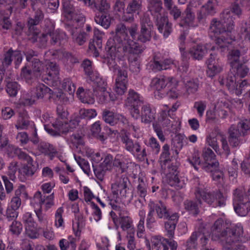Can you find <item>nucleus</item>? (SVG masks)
<instances>
[{
  "instance_id": "1",
  "label": "nucleus",
  "mask_w": 250,
  "mask_h": 250,
  "mask_svg": "<svg viewBox=\"0 0 250 250\" xmlns=\"http://www.w3.org/2000/svg\"><path fill=\"white\" fill-rule=\"evenodd\" d=\"M144 49L143 46L129 38L127 28L123 23L116 25L115 34L108 40L105 47L107 57H110L112 62L116 57L127 56L129 69L136 74L140 70L139 55Z\"/></svg>"
},
{
  "instance_id": "2",
  "label": "nucleus",
  "mask_w": 250,
  "mask_h": 250,
  "mask_svg": "<svg viewBox=\"0 0 250 250\" xmlns=\"http://www.w3.org/2000/svg\"><path fill=\"white\" fill-rule=\"evenodd\" d=\"M197 186L195 188L196 199L200 205L205 203L212 208L224 207L226 205L227 196L219 190L209 191L199 180L198 177L194 179Z\"/></svg>"
},
{
  "instance_id": "3",
  "label": "nucleus",
  "mask_w": 250,
  "mask_h": 250,
  "mask_svg": "<svg viewBox=\"0 0 250 250\" xmlns=\"http://www.w3.org/2000/svg\"><path fill=\"white\" fill-rule=\"evenodd\" d=\"M210 33H213L216 38L217 49L221 52L228 50V45L231 42V31H228L227 26L221 21L213 19L209 28Z\"/></svg>"
},
{
  "instance_id": "4",
  "label": "nucleus",
  "mask_w": 250,
  "mask_h": 250,
  "mask_svg": "<svg viewBox=\"0 0 250 250\" xmlns=\"http://www.w3.org/2000/svg\"><path fill=\"white\" fill-rule=\"evenodd\" d=\"M239 228H243L240 223L231 224L224 222L221 218L218 219L211 228V239L213 241L221 240L226 243L227 238L235 234Z\"/></svg>"
},
{
  "instance_id": "5",
  "label": "nucleus",
  "mask_w": 250,
  "mask_h": 250,
  "mask_svg": "<svg viewBox=\"0 0 250 250\" xmlns=\"http://www.w3.org/2000/svg\"><path fill=\"white\" fill-rule=\"evenodd\" d=\"M31 6L35 11L33 18H29L27 22L28 32L37 33L39 32L38 25L43 20L44 14L42 8L45 7L46 0H30Z\"/></svg>"
},
{
  "instance_id": "6",
  "label": "nucleus",
  "mask_w": 250,
  "mask_h": 250,
  "mask_svg": "<svg viewBox=\"0 0 250 250\" xmlns=\"http://www.w3.org/2000/svg\"><path fill=\"white\" fill-rule=\"evenodd\" d=\"M121 140L125 150L141 160H145L147 155L146 149L142 148L140 142L131 139L129 133L125 132L122 134Z\"/></svg>"
},
{
  "instance_id": "7",
  "label": "nucleus",
  "mask_w": 250,
  "mask_h": 250,
  "mask_svg": "<svg viewBox=\"0 0 250 250\" xmlns=\"http://www.w3.org/2000/svg\"><path fill=\"white\" fill-rule=\"evenodd\" d=\"M130 182L126 176L118 177L115 181L111 185L112 192L113 198L116 202L119 198L122 199L126 198L131 195L128 186Z\"/></svg>"
},
{
  "instance_id": "8",
  "label": "nucleus",
  "mask_w": 250,
  "mask_h": 250,
  "mask_svg": "<svg viewBox=\"0 0 250 250\" xmlns=\"http://www.w3.org/2000/svg\"><path fill=\"white\" fill-rule=\"evenodd\" d=\"M109 67L110 69H111V67H113V71L117 75L116 79L114 90L118 95H122L124 94L127 88V67L125 66L121 68L117 64H114L112 66L109 64Z\"/></svg>"
},
{
  "instance_id": "9",
  "label": "nucleus",
  "mask_w": 250,
  "mask_h": 250,
  "mask_svg": "<svg viewBox=\"0 0 250 250\" xmlns=\"http://www.w3.org/2000/svg\"><path fill=\"white\" fill-rule=\"evenodd\" d=\"M202 0H190L189 3L183 14V19L179 23L180 26H195L194 23L195 18V12L196 8L202 4Z\"/></svg>"
},
{
  "instance_id": "10",
  "label": "nucleus",
  "mask_w": 250,
  "mask_h": 250,
  "mask_svg": "<svg viewBox=\"0 0 250 250\" xmlns=\"http://www.w3.org/2000/svg\"><path fill=\"white\" fill-rule=\"evenodd\" d=\"M170 161L167 164L166 168H167L168 173L167 174V184L174 187L177 189L183 188L185 185V178L183 177H179L178 175V167L176 165L170 164Z\"/></svg>"
},
{
  "instance_id": "11",
  "label": "nucleus",
  "mask_w": 250,
  "mask_h": 250,
  "mask_svg": "<svg viewBox=\"0 0 250 250\" xmlns=\"http://www.w3.org/2000/svg\"><path fill=\"white\" fill-rule=\"evenodd\" d=\"M209 238L210 234L205 229L194 231L187 241L186 250H196L197 240L202 247L203 245L208 244Z\"/></svg>"
},
{
  "instance_id": "12",
  "label": "nucleus",
  "mask_w": 250,
  "mask_h": 250,
  "mask_svg": "<svg viewBox=\"0 0 250 250\" xmlns=\"http://www.w3.org/2000/svg\"><path fill=\"white\" fill-rule=\"evenodd\" d=\"M172 80V78L164 76L156 77L152 79L151 84L156 89L154 92L156 99L159 100L166 97L167 90L171 84L170 83Z\"/></svg>"
},
{
  "instance_id": "13",
  "label": "nucleus",
  "mask_w": 250,
  "mask_h": 250,
  "mask_svg": "<svg viewBox=\"0 0 250 250\" xmlns=\"http://www.w3.org/2000/svg\"><path fill=\"white\" fill-rule=\"evenodd\" d=\"M141 29L138 33L137 40L141 42H149L151 39V33L153 25L149 16L144 15L140 20Z\"/></svg>"
},
{
  "instance_id": "14",
  "label": "nucleus",
  "mask_w": 250,
  "mask_h": 250,
  "mask_svg": "<svg viewBox=\"0 0 250 250\" xmlns=\"http://www.w3.org/2000/svg\"><path fill=\"white\" fill-rule=\"evenodd\" d=\"M52 90L43 83H39L31 91L30 94L24 98L23 103L26 105H30L35 103L37 99H42L47 94H50Z\"/></svg>"
},
{
  "instance_id": "15",
  "label": "nucleus",
  "mask_w": 250,
  "mask_h": 250,
  "mask_svg": "<svg viewBox=\"0 0 250 250\" xmlns=\"http://www.w3.org/2000/svg\"><path fill=\"white\" fill-rule=\"evenodd\" d=\"M113 156L110 154L104 155V161L98 166L93 165V170L95 176L100 181H102L107 171H110L112 167Z\"/></svg>"
},
{
  "instance_id": "16",
  "label": "nucleus",
  "mask_w": 250,
  "mask_h": 250,
  "mask_svg": "<svg viewBox=\"0 0 250 250\" xmlns=\"http://www.w3.org/2000/svg\"><path fill=\"white\" fill-rule=\"evenodd\" d=\"M151 241L152 250H159L161 248L163 250H168L167 245L169 246L171 250H177V243L172 239L156 236L152 238Z\"/></svg>"
},
{
  "instance_id": "17",
  "label": "nucleus",
  "mask_w": 250,
  "mask_h": 250,
  "mask_svg": "<svg viewBox=\"0 0 250 250\" xmlns=\"http://www.w3.org/2000/svg\"><path fill=\"white\" fill-rule=\"evenodd\" d=\"M59 68L56 62H47L45 64V70H43V80L49 84V82H57L59 79Z\"/></svg>"
},
{
  "instance_id": "18",
  "label": "nucleus",
  "mask_w": 250,
  "mask_h": 250,
  "mask_svg": "<svg viewBox=\"0 0 250 250\" xmlns=\"http://www.w3.org/2000/svg\"><path fill=\"white\" fill-rule=\"evenodd\" d=\"M239 229L235 234L228 237L227 242L224 243L223 250H248L247 248L242 244H235L239 241L240 237L243 234V228Z\"/></svg>"
},
{
  "instance_id": "19",
  "label": "nucleus",
  "mask_w": 250,
  "mask_h": 250,
  "mask_svg": "<svg viewBox=\"0 0 250 250\" xmlns=\"http://www.w3.org/2000/svg\"><path fill=\"white\" fill-rule=\"evenodd\" d=\"M85 5L97 13L110 14V4L107 0H85Z\"/></svg>"
},
{
  "instance_id": "20",
  "label": "nucleus",
  "mask_w": 250,
  "mask_h": 250,
  "mask_svg": "<svg viewBox=\"0 0 250 250\" xmlns=\"http://www.w3.org/2000/svg\"><path fill=\"white\" fill-rule=\"evenodd\" d=\"M148 206L150 207L151 208L156 212L157 216L159 219H168L171 217L173 213L167 208L165 204L161 201L156 202L151 201L149 202Z\"/></svg>"
},
{
  "instance_id": "21",
  "label": "nucleus",
  "mask_w": 250,
  "mask_h": 250,
  "mask_svg": "<svg viewBox=\"0 0 250 250\" xmlns=\"http://www.w3.org/2000/svg\"><path fill=\"white\" fill-rule=\"evenodd\" d=\"M102 47V34L97 29H94V37L92 41L89 44V51L93 57L99 56V50Z\"/></svg>"
},
{
  "instance_id": "22",
  "label": "nucleus",
  "mask_w": 250,
  "mask_h": 250,
  "mask_svg": "<svg viewBox=\"0 0 250 250\" xmlns=\"http://www.w3.org/2000/svg\"><path fill=\"white\" fill-rule=\"evenodd\" d=\"M250 128V119H244L239 122L237 125H232L229 130V136L231 133L234 137L241 138L245 135L246 131Z\"/></svg>"
},
{
  "instance_id": "23",
  "label": "nucleus",
  "mask_w": 250,
  "mask_h": 250,
  "mask_svg": "<svg viewBox=\"0 0 250 250\" xmlns=\"http://www.w3.org/2000/svg\"><path fill=\"white\" fill-rule=\"evenodd\" d=\"M157 21V26L159 32L163 34L164 38H167L172 31V23L168 21L167 17L160 15L154 16Z\"/></svg>"
},
{
  "instance_id": "24",
  "label": "nucleus",
  "mask_w": 250,
  "mask_h": 250,
  "mask_svg": "<svg viewBox=\"0 0 250 250\" xmlns=\"http://www.w3.org/2000/svg\"><path fill=\"white\" fill-rule=\"evenodd\" d=\"M178 214L174 212L172 213L170 218L167 219V221L165 222L164 228L166 235L169 239H172L174 237L175 229L178 223Z\"/></svg>"
},
{
  "instance_id": "25",
  "label": "nucleus",
  "mask_w": 250,
  "mask_h": 250,
  "mask_svg": "<svg viewBox=\"0 0 250 250\" xmlns=\"http://www.w3.org/2000/svg\"><path fill=\"white\" fill-rule=\"evenodd\" d=\"M156 111L155 108L147 104L142 106L141 110V118L143 123L149 124L155 119Z\"/></svg>"
},
{
  "instance_id": "26",
  "label": "nucleus",
  "mask_w": 250,
  "mask_h": 250,
  "mask_svg": "<svg viewBox=\"0 0 250 250\" xmlns=\"http://www.w3.org/2000/svg\"><path fill=\"white\" fill-rule=\"evenodd\" d=\"M66 29L69 32L73 41L78 44L79 45L83 44L88 38V34L84 31L81 32L79 34H77V28L74 25L67 24L65 26Z\"/></svg>"
},
{
  "instance_id": "27",
  "label": "nucleus",
  "mask_w": 250,
  "mask_h": 250,
  "mask_svg": "<svg viewBox=\"0 0 250 250\" xmlns=\"http://www.w3.org/2000/svg\"><path fill=\"white\" fill-rule=\"evenodd\" d=\"M212 3L213 0H208L207 3L203 6L197 13V18L199 22L204 24L206 22L207 16L212 15L215 13Z\"/></svg>"
},
{
  "instance_id": "28",
  "label": "nucleus",
  "mask_w": 250,
  "mask_h": 250,
  "mask_svg": "<svg viewBox=\"0 0 250 250\" xmlns=\"http://www.w3.org/2000/svg\"><path fill=\"white\" fill-rule=\"evenodd\" d=\"M38 149L40 152L48 156L50 160H53L59 154L57 148L53 145L47 142H40L38 144Z\"/></svg>"
},
{
  "instance_id": "29",
  "label": "nucleus",
  "mask_w": 250,
  "mask_h": 250,
  "mask_svg": "<svg viewBox=\"0 0 250 250\" xmlns=\"http://www.w3.org/2000/svg\"><path fill=\"white\" fill-rule=\"evenodd\" d=\"M48 29H45V33L40 34V30L37 33H29L28 32L29 36H31L30 40L32 42H37L38 43V45L41 48H43L46 46L48 36L49 34L47 33Z\"/></svg>"
},
{
  "instance_id": "30",
  "label": "nucleus",
  "mask_w": 250,
  "mask_h": 250,
  "mask_svg": "<svg viewBox=\"0 0 250 250\" xmlns=\"http://www.w3.org/2000/svg\"><path fill=\"white\" fill-rule=\"evenodd\" d=\"M184 141V136L180 134L175 135L172 139L171 149L172 152V157H175L178 156L179 151L183 147Z\"/></svg>"
},
{
  "instance_id": "31",
  "label": "nucleus",
  "mask_w": 250,
  "mask_h": 250,
  "mask_svg": "<svg viewBox=\"0 0 250 250\" xmlns=\"http://www.w3.org/2000/svg\"><path fill=\"white\" fill-rule=\"evenodd\" d=\"M230 71L232 75L236 77L244 78L249 72V68L246 65L244 62L236 64L230 67Z\"/></svg>"
},
{
  "instance_id": "32",
  "label": "nucleus",
  "mask_w": 250,
  "mask_h": 250,
  "mask_svg": "<svg viewBox=\"0 0 250 250\" xmlns=\"http://www.w3.org/2000/svg\"><path fill=\"white\" fill-rule=\"evenodd\" d=\"M90 80L94 82V94L101 91L107 89L106 82L100 77L99 73H96L93 76H90Z\"/></svg>"
},
{
  "instance_id": "33",
  "label": "nucleus",
  "mask_w": 250,
  "mask_h": 250,
  "mask_svg": "<svg viewBox=\"0 0 250 250\" xmlns=\"http://www.w3.org/2000/svg\"><path fill=\"white\" fill-rule=\"evenodd\" d=\"M54 27L52 25L47 31V33L49 34L52 44H55L58 43L61 44L63 41H66L67 37L64 32H58L57 31L54 32Z\"/></svg>"
},
{
  "instance_id": "34",
  "label": "nucleus",
  "mask_w": 250,
  "mask_h": 250,
  "mask_svg": "<svg viewBox=\"0 0 250 250\" xmlns=\"http://www.w3.org/2000/svg\"><path fill=\"white\" fill-rule=\"evenodd\" d=\"M235 212L240 216H245L248 215L250 217V202L246 201L239 202L238 204H233Z\"/></svg>"
},
{
  "instance_id": "35",
  "label": "nucleus",
  "mask_w": 250,
  "mask_h": 250,
  "mask_svg": "<svg viewBox=\"0 0 250 250\" xmlns=\"http://www.w3.org/2000/svg\"><path fill=\"white\" fill-rule=\"evenodd\" d=\"M207 52V49L205 45L198 44L190 48L189 54L193 59L201 60Z\"/></svg>"
},
{
  "instance_id": "36",
  "label": "nucleus",
  "mask_w": 250,
  "mask_h": 250,
  "mask_svg": "<svg viewBox=\"0 0 250 250\" xmlns=\"http://www.w3.org/2000/svg\"><path fill=\"white\" fill-rule=\"evenodd\" d=\"M126 101L131 106H140L143 103V98L133 89H129Z\"/></svg>"
},
{
  "instance_id": "37",
  "label": "nucleus",
  "mask_w": 250,
  "mask_h": 250,
  "mask_svg": "<svg viewBox=\"0 0 250 250\" xmlns=\"http://www.w3.org/2000/svg\"><path fill=\"white\" fill-rule=\"evenodd\" d=\"M232 12L229 9L225 10L220 15V20L228 27V31H231L234 27Z\"/></svg>"
},
{
  "instance_id": "38",
  "label": "nucleus",
  "mask_w": 250,
  "mask_h": 250,
  "mask_svg": "<svg viewBox=\"0 0 250 250\" xmlns=\"http://www.w3.org/2000/svg\"><path fill=\"white\" fill-rule=\"evenodd\" d=\"M107 89L101 91L94 94L97 98L99 102L101 104H106L110 101H114L116 99L115 95Z\"/></svg>"
},
{
  "instance_id": "39",
  "label": "nucleus",
  "mask_w": 250,
  "mask_h": 250,
  "mask_svg": "<svg viewBox=\"0 0 250 250\" xmlns=\"http://www.w3.org/2000/svg\"><path fill=\"white\" fill-rule=\"evenodd\" d=\"M171 65L177 66L176 63L170 59H166L163 60H154L152 65V68L155 71H161L166 70L170 67Z\"/></svg>"
},
{
  "instance_id": "40",
  "label": "nucleus",
  "mask_w": 250,
  "mask_h": 250,
  "mask_svg": "<svg viewBox=\"0 0 250 250\" xmlns=\"http://www.w3.org/2000/svg\"><path fill=\"white\" fill-rule=\"evenodd\" d=\"M111 18L110 14H101L96 13L94 16L95 22L105 29H108L111 24Z\"/></svg>"
},
{
  "instance_id": "41",
  "label": "nucleus",
  "mask_w": 250,
  "mask_h": 250,
  "mask_svg": "<svg viewBox=\"0 0 250 250\" xmlns=\"http://www.w3.org/2000/svg\"><path fill=\"white\" fill-rule=\"evenodd\" d=\"M37 169V164L36 162H34L33 160L31 162H27L26 165L19 169V173L21 175L29 177L32 176Z\"/></svg>"
},
{
  "instance_id": "42",
  "label": "nucleus",
  "mask_w": 250,
  "mask_h": 250,
  "mask_svg": "<svg viewBox=\"0 0 250 250\" xmlns=\"http://www.w3.org/2000/svg\"><path fill=\"white\" fill-rule=\"evenodd\" d=\"M241 58L242 55L239 50L234 49L229 51L228 55V59L230 67L244 62Z\"/></svg>"
},
{
  "instance_id": "43",
  "label": "nucleus",
  "mask_w": 250,
  "mask_h": 250,
  "mask_svg": "<svg viewBox=\"0 0 250 250\" xmlns=\"http://www.w3.org/2000/svg\"><path fill=\"white\" fill-rule=\"evenodd\" d=\"M149 10L154 16L158 17L162 10V0H147Z\"/></svg>"
},
{
  "instance_id": "44",
  "label": "nucleus",
  "mask_w": 250,
  "mask_h": 250,
  "mask_svg": "<svg viewBox=\"0 0 250 250\" xmlns=\"http://www.w3.org/2000/svg\"><path fill=\"white\" fill-rule=\"evenodd\" d=\"M199 205L200 204L198 201L197 203L196 201L190 200H186L184 202V208L194 215H197L200 212Z\"/></svg>"
},
{
  "instance_id": "45",
  "label": "nucleus",
  "mask_w": 250,
  "mask_h": 250,
  "mask_svg": "<svg viewBox=\"0 0 250 250\" xmlns=\"http://www.w3.org/2000/svg\"><path fill=\"white\" fill-rule=\"evenodd\" d=\"M116 221L119 223L123 230H128V232L135 231L134 228L132 227V220L130 217L122 216L117 219Z\"/></svg>"
},
{
  "instance_id": "46",
  "label": "nucleus",
  "mask_w": 250,
  "mask_h": 250,
  "mask_svg": "<svg viewBox=\"0 0 250 250\" xmlns=\"http://www.w3.org/2000/svg\"><path fill=\"white\" fill-rule=\"evenodd\" d=\"M76 239L72 236H69L67 239H62L59 242V246L61 250H66L70 247L73 250L76 249Z\"/></svg>"
},
{
  "instance_id": "47",
  "label": "nucleus",
  "mask_w": 250,
  "mask_h": 250,
  "mask_svg": "<svg viewBox=\"0 0 250 250\" xmlns=\"http://www.w3.org/2000/svg\"><path fill=\"white\" fill-rule=\"evenodd\" d=\"M170 155L169 146L167 144L164 145L160 158L161 165L163 168H165L167 164L170 161Z\"/></svg>"
},
{
  "instance_id": "48",
  "label": "nucleus",
  "mask_w": 250,
  "mask_h": 250,
  "mask_svg": "<svg viewBox=\"0 0 250 250\" xmlns=\"http://www.w3.org/2000/svg\"><path fill=\"white\" fill-rule=\"evenodd\" d=\"M124 158L122 154H118L113 159L112 166L119 168L121 173L125 172L127 168L126 164L123 161Z\"/></svg>"
},
{
  "instance_id": "49",
  "label": "nucleus",
  "mask_w": 250,
  "mask_h": 250,
  "mask_svg": "<svg viewBox=\"0 0 250 250\" xmlns=\"http://www.w3.org/2000/svg\"><path fill=\"white\" fill-rule=\"evenodd\" d=\"M117 114L113 112L104 110L103 111L102 117L104 121L111 125L117 124Z\"/></svg>"
},
{
  "instance_id": "50",
  "label": "nucleus",
  "mask_w": 250,
  "mask_h": 250,
  "mask_svg": "<svg viewBox=\"0 0 250 250\" xmlns=\"http://www.w3.org/2000/svg\"><path fill=\"white\" fill-rule=\"evenodd\" d=\"M233 200L238 201L239 202H243L246 201H249L248 197V191L246 193L245 190L243 188H236L233 191Z\"/></svg>"
},
{
  "instance_id": "51",
  "label": "nucleus",
  "mask_w": 250,
  "mask_h": 250,
  "mask_svg": "<svg viewBox=\"0 0 250 250\" xmlns=\"http://www.w3.org/2000/svg\"><path fill=\"white\" fill-rule=\"evenodd\" d=\"M29 117L26 113L21 114L20 117L16 125L18 129H27L30 124Z\"/></svg>"
},
{
  "instance_id": "52",
  "label": "nucleus",
  "mask_w": 250,
  "mask_h": 250,
  "mask_svg": "<svg viewBox=\"0 0 250 250\" xmlns=\"http://www.w3.org/2000/svg\"><path fill=\"white\" fill-rule=\"evenodd\" d=\"M142 0H131L128 4L126 10L133 13L139 14L141 10Z\"/></svg>"
},
{
  "instance_id": "53",
  "label": "nucleus",
  "mask_w": 250,
  "mask_h": 250,
  "mask_svg": "<svg viewBox=\"0 0 250 250\" xmlns=\"http://www.w3.org/2000/svg\"><path fill=\"white\" fill-rule=\"evenodd\" d=\"M208 70H207V75L208 77L212 78L222 70L220 62H216L214 63L208 64Z\"/></svg>"
},
{
  "instance_id": "54",
  "label": "nucleus",
  "mask_w": 250,
  "mask_h": 250,
  "mask_svg": "<svg viewBox=\"0 0 250 250\" xmlns=\"http://www.w3.org/2000/svg\"><path fill=\"white\" fill-rule=\"evenodd\" d=\"M239 4L242 6L250 5V0H235L234 4L233 5L232 9H230L233 15L235 14L239 16L241 14L242 11Z\"/></svg>"
},
{
  "instance_id": "55",
  "label": "nucleus",
  "mask_w": 250,
  "mask_h": 250,
  "mask_svg": "<svg viewBox=\"0 0 250 250\" xmlns=\"http://www.w3.org/2000/svg\"><path fill=\"white\" fill-rule=\"evenodd\" d=\"M34 75L35 76L33 71L28 68L27 66H24L22 68L21 76L27 83L31 84L32 83Z\"/></svg>"
},
{
  "instance_id": "56",
  "label": "nucleus",
  "mask_w": 250,
  "mask_h": 250,
  "mask_svg": "<svg viewBox=\"0 0 250 250\" xmlns=\"http://www.w3.org/2000/svg\"><path fill=\"white\" fill-rule=\"evenodd\" d=\"M74 158L76 161L82 169L83 171L87 175L89 176L91 171L88 162L83 158L76 155H74Z\"/></svg>"
},
{
  "instance_id": "57",
  "label": "nucleus",
  "mask_w": 250,
  "mask_h": 250,
  "mask_svg": "<svg viewBox=\"0 0 250 250\" xmlns=\"http://www.w3.org/2000/svg\"><path fill=\"white\" fill-rule=\"evenodd\" d=\"M32 68L35 77H38L43 73V66L42 62L38 59L34 58L32 61Z\"/></svg>"
},
{
  "instance_id": "58",
  "label": "nucleus",
  "mask_w": 250,
  "mask_h": 250,
  "mask_svg": "<svg viewBox=\"0 0 250 250\" xmlns=\"http://www.w3.org/2000/svg\"><path fill=\"white\" fill-rule=\"evenodd\" d=\"M9 147L11 151L10 152L11 153L13 152L14 154L18 156L20 159L24 160L27 162V163L33 161L32 158L30 156L27 155L26 153L21 151L20 149L14 146H9Z\"/></svg>"
},
{
  "instance_id": "59",
  "label": "nucleus",
  "mask_w": 250,
  "mask_h": 250,
  "mask_svg": "<svg viewBox=\"0 0 250 250\" xmlns=\"http://www.w3.org/2000/svg\"><path fill=\"white\" fill-rule=\"evenodd\" d=\"M26 235L31 239H36L39 236L37 224L25 226Z\"/></svg>"
},
{
  "instance_id": "60",
  "label": "nucleus",
  "mask_w": 250,
  "mask_h": 250,
  "mask_svg": "<svg viewBox=\"0 0 250 250\" xmlns=\"http://www.w3.org/2000/svg\"><path fill=\"white\" fill-rule=\"evenodd\" d=\"M79 116L81 119H90L96 117L97 112L96 110L94 109L82 108L79 110Z\"/></svg>"
},
{
  "instance_id": "61",
  "label": "nucleus",
  "mask_w": 250,
  "mask_h": 250,
  "mask_svg": "<svg viewBox=\"0 0 250 250\" xmlns=\"http://www.w3.org/2000/svg\"><path fill=\"white\" fill-rule=\"evenodd\" d=\"M19 89L20 85L17 82H7V84L6 85V92L10 96H16Z\"/></svg>"
},
{
  "instance_id": "62",
  "label": "nucleus",
  "mask_w": 250,
  "mask_h": 250,
  "mask_svg": "<svg viewBox=\"0 0 250 250\" xmlns=\"http://www.w3.org/2000/svg\"><path fill=\"white\" fill-rule=\"evenodd\" d=\"M18 162L15 161L11 162L8 167L7 174L10 180L14 181L16 179L15 174L17 170L20 169L18 165Z\"/></svg>"
},
{
  "instance_id": "63",
  "label": "nucleus",
  "mask_w": 250,
  "mask_h": 250,
  "mask_svg": "<svg viewBox=\"0 0 250 250\" xmlns=\"http://www.w3.org/2000/svg\"><path fill=\"white\" fill-rule=\"evenodd\" d=\"M18 215L19 210L8 206L3 214L4 216H5L9 221L15 220L18 217Z\"/></svg>"
},
{
  "instance_id": "64",
  "label": "nucleus",
  "mask_w": 250,
  "mask_h": 250,
  "mask_svg": "<svg viewBox=\"0 0 250 250\" xmlns=\"http://www.w3.org/2000/svg\"><path fill=\"white\" fill-rule=\"evenodd\" d=\"M239 33L246 40L250 42V24L247 22H242L240 26Z\"/></svg>"
}]
</instances>
